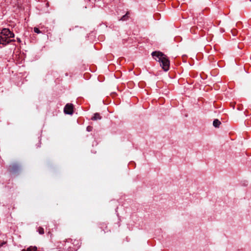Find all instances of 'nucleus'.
<instances>
[{
    "label": "nucleus",
    "mask_w": 251,
    "mask_h": 251,
    "mask_svg": "<svg viewBox=\"0 0 251 251\" xmlns=\"http://www.w3.org/2000/svg\"><path fill=\"white\" fill-rule=\"evenodd\" d=\"M74 107L72 104H67L64 109V112L65 114L72 115L73 113Z\"/></svg>",
    "instance_id": "4"
},
{
    "label": "nucleus",
    "mask_w": 251,
    "mask_h": 251,
    "mask_svg": "<svg viewBox=\"0 0 251 251\" xmlns=\"http://www.w3.org/2000/svg\"><path fill=\"white\" fill-rule=\"evenodd\" d=\"M34 31L35 33H38V34H39V33H41V31H40V30L39 29V28H37V27H34Z\"/></svg>",
    "instance_id": "11"
},
{
    "label": "nucleus",
    "mask_w": 251,
    "mask_h": 251,
    "mask_svg": "<svg viewBox=\"0 0 251 251\" xmlns=\"http://www.w3.org/2000/svg\"><path fill=\"white\" fill-rule=\"evenodd\" d=\"M155 59L160 63V66L164 71H167L170 68V61L167 56L159 51H153L151 53Z\"/></svg>",
    "instance_id": "1"
},
{
    "label": "nucleus",
    "mask_w": 251,
    "mask_h": 251,
    "mask_svg": "<svg viewBox=\"0 0 251 251\" xmlns=\"http://www.w3.org/2000/svg\"><path fill=\"white\" fill-rule=\"evenodd\" d=\"M14 37V34L8 28H3L0 32V44L6 45L12 42H15L14 39H11Z\"/></svg>",
    "instance_id": "2"
},
{
    "label": "nucleus",
    "mask_w": 251,
    "mask_h": 251,
    "mask_svg": "<svg viewBox=\"0 0 251 251\" xmlns=\"http://www.w3.org/2000/svg\"><path fill=\"white\" fill-rule=\"evenodd\" d=\"M65 246L68 247L69 251H77L81 246V242L79 239H68Z\"/></svg>",
    "instance_id": "3"
},
{
    "label": "nucleus",
    "mask_w": 251,
    "mask_h": 251,
    "mask_svg": "<svg viewBox=\"0 0 251 251\" xmlns=\"http://www.w3.org/2000/svg\"><path fill=\"white\" fill-rule=\"evenodd\" d=\"M33 246H30L29 248H28L27 249H23L21 251H33Z\"/></svg>",
    "instance_id": "10"
},
{
    "label": "nucleus",
    "mask_w": 251,
    "mask_h": 251,
    "mask_svg": "<svg viewBox=\"0 0 251 251\" xmlns=\"http://www.w3.org/2000/svg\"><path fill=\"white\" fill-rule=\"evenodd\" d=\"M128 12H127L125 15H124L121 19V20L122 21H125L127 19V18H128Z\"/></svg>",
    "instance_id": "9"
},
{
    "label": "nucleus",
    "mask_w": 251,
    "mask_h": 251,
    "mask_svg": "<svg viewBox=\"0 0 251 251\" xmlns=\"http://www.w3.org/2000/svg\"><path fill=\"white\" fill-rule=\"evenodd\" d=\"M101 118L99 113H96L94 114V116L91 118L92 120L96 121L98 120H100Z\"/></svg>",
    "instance_id": "6"
},
{
    "label": "nucleus",
    "mask_w": 251,
    "mask_h": 251,
    "mask_svg": "<svg viewBox=\"0 0 251 251\" xmlns=\"http://www.w3.org/2000/svg\"><path fill=\"white\" fill-rule=\"evenodd\" d=\"M250 1H251V0H250Z\"/></svg>",
    "instance_id": "13"
},
{
    "label": "nucleus",
    "mask_w": 251,
    "mask_h": 251,
    "mask_svg": "<svg viewBox=\"0 0 251 251\" xmlns=\"http://www.w3.org/2000/svg\"><path fill=\"white\" fill-rule=\"evenodd\" d=\"M17 40H18V42H21V40H20V39H17Z\"/></svg>",
    "instance_id": "12"
},
{
    "label": "nucleus",
    "mask_w": 251,
    "mask_h": 251,
    "mask_svg": "<svg viewBox=\"0 0 251 251\" xmlns=\"http://www.w3.org/2000/svg\"><path fill=\"white\" fill-rule=\"evenodd\" d=\"M221 124V122L218 119H215L213 121V125L215 127H218Z\"/></svg>",
    "instance_id": "7"
},
{
    "label": "nucleus",
    "mask_w": 251,
    "mask_h": 251,
    "mask_svg": "<svg viewBox=\"0 0 251 251\" xmlns=\"http://www.w3.org/2000/svg\"><path fill=\"white\" fill-rule=\"evenodd\" d=\"M38 231L40 234H43L44 233V229L42 227H39L38 228Z\"/></svg>",
    "instance_id": "8"
},
{
    "label": "nucleus",
    "mask_w": 251,
    "mask_h": 251,
    "mask_svg": "<svg viewBox=\"0 0 251 251\" xmlns=\"http://www.w3.org/2000/svg\"><path fill=\"white\" fill-rule=\"evenodd\" d=\"M6 243V237L4 235H0V247Z\"/></svg>",
    "instance_id": "5"
}]
</instances>
